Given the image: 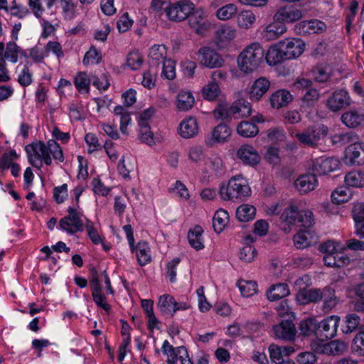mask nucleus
<instances>
[{"mask_svg":"<svg viewBox=\"0 0 364 364\" xmlns=\"http://www.w3.org/2000/svg\"><path fill=\"white\" fill-rule=\"evenodd\" d=\"M229 220V214L228 211L220 209L217 210L213 218V227L216 232H220L223 230Z\"/></svg>","mask_w":364,"mask_h":364,"instance_id":"obj_41","label":"nucleus"},{"mask_svg":"<svg viewBox=\"0 0 364 364\" xmlns=\"http://www.w3.org/2000/svg\"><path fill=\"white\" fill-rule=\"evenodd\" d=\"M226 73L222 70H215L212 73L211 80L202 90L203 97L209 101L215 100L220 94L219 83L225 80Z\"/></svg>","mask_w":364,"mask_h":364,"instance_id":"obj_7","label":"nucleus"},{"mask_svg":"<svg viewBox=\"0 0 364 364\" xmlns=\"http://www.w3.org/2000/svg\"><path fill=\"white\" fill-rule=\"evenodd\" d=\"M25 150L28 154L30 164L35 167H39L36 160H43L46 165H50L52 159L47 150L46 144L38 141L26 146Z\"/></svg>","mask_w":364,"mask_h":364,"instance_id":"obj_5","label":"nucleus"},{"mask_svg":"<svg viewBox=\"0 0 364 364\" xmlns=\"http://www.w3.org/2000/svg\"><path fill=\"white\" fill-rule=\"evenodd\" d=\"M346 183L352 187L364 186V173L360 171H351L345 176Z\"/></svg>","mask_w":364,"mask_h":364,"instance_id":"obj_50","label":"nucleus"},{"mask_svg":"<svg viewBox=\"0 0 364 364\" xmlns=\"http://www.w3.org/2000/svg\"><path fill=\"white\" fill-rule=\"evenodd\" d=\"M342 123L348 128H356L364 122V111L361 109H350L341 117Z\"/></svg>","mask_w":364,"mask_h":364,"instance_id":"obj_22","label":"nucleus"},{"mask_svg":"<svg viewBox=\"0 0 364 364\" xmlns=\"http://www.w3.org/2000/svg\"><path fill=\"white\" fill-rule=\"evenodd\" d=\"M255 213L256 209L254 206L242 204L237 208L236 216L240 221L247 222L254 219Z\"/></svg>","mask_w":364,"mask_h":364,"instance_id":"obj_44","label":"nucleus"},{"mask_svg":"<svg viewBox=\"0 0 364 364\" xmlns=\"http://www.w3.org/2000/svg\"><path fill=\"white\" fill-rule=\"evenodd\" d=\"M161 77L168 80L176 77V63L171 59L164 61Z\"/></svg>","mask_w":364,"mask_h":364,"instance_id":"obj_60","label":"nucleus"},{"mask_svg":"<svg viewBox=\"0 0 364 364\" xmlns=\"http://www.w3.org/2000/svg\"><path fill=\"white\" fill-rule=\"evenodd\" d=\"M68 215L59 221L60 228L71 235L82 232L84 229V223L79 213L73 207L68 208Z\"/></svg>","mask_w":364,"mask_h":364,"instance_id":"obj_6","label":"nucleus"},{"mask_svg":"<svg viewBox=\"0 0 364 364\" xmlns=\"http://www.w3.org/2000/svg\"><path fill=\"white\" fill-rule=\"evenodd\" d=\"M265 59L269 65H276L282 62L288 60L280 41L272 46L268 49Z\"/></svg>","mask_w":364,"mask_h":364,"instance_id":"obj_25","label":"nucleus"},{"mask_svg":"<svg viewBox=\"0 0 364 364\" xmlns=\"http://www.w3.org/2000/svg\"><path fill=\"white\" fill-rule=\"evenodd\" d=\"M352 103L348 92L345 89H338L326 99V106L331 112H338L350 107Z\"/></svg>","mask_w":364,"mask_h":364,"instance_id":"obj_4","label":"nucleus"},{"mask_svg":"<svg viewBox=\"0 0 364 364\" xmlns=\"http://www.w3.org/2000/svg\"><path fill=\"white\" fill-rule=\"evenodd\" d=\"M20 47L14 42L10 41L6 44V50L4 54V60H9L11 62L16 63L18 61V56L19 55Z\"/></svg>","mask_w":364,"mask_h":364,"instance_id":"obj_52","label":"nucleus"},{"mask_svg":"<svg viewBox=\"0 0 364 364\" xmlns=\"http://www.w3.org/2000/svg\"><path fill=\"white\" fill-rule=\"evenodd\" d=\"M231 133L232 131L228 125L220 123L205 137V143L209 147H212L216 144L225 143L231 136Z\"/></svg>","mask_w":364,"mask_h":364,"instance_id":"obj_11","label":"nucleus"},{"mask_svg":"<svg viewBox=\"0 0 364 364\" xmlns=\"http://www.w3.org/2000/svg\"><path fill=\"white\" fill-rule=\"evenodd\" d=\"M203 232V228L199 225L195 226L193 229L190 230L188 232V239L189 244L196 250H202L204 247L202 242Z\"/></svg>","mask_w":364,"mask_h":364,"instance_id":"obj_37","label":"nucleus"},{"mask_svg":"<svg viewBox=\"0 0 364 364\" xmlns=\"http://www.w3.org/2000/svg\"><path fill=\"white\" fill-rule=\"evenodd\" d=\"M230 112L235 118L247 117L252 113L250 103L244 100H240L230 106Z\"/></svg>","mask_w":364,"mask_h":364,"instance_id":"obj_32","label":"nucleus"},{"mask_svg":"<svg viewBox=\"0 0 364 364\" xmlns=\"http://www.w3.org/2000/svg\"><path fill=\"white\" fill-rule=\"evenodd\" d=\"M230 106L228 103H219L213 110V116L217 119H225L232 116Z\"/></svg>","mask_w":364,"mask_h":364,"instance_id":"obj_56","label":"nucleus"},{"mask_svg":"<svg viewBox=\"0 0 364 364\" xmlns=\"http://www.w3.org/2000/svg\"><path fill=\"white\" fill-rule=\"evenodd\" d=\"M237 132L243 137H253L258 134L259 129L254 122L243 121L238 124Z\"/></svg>","mask_w":364,"mask_h":364,"instance_id":"obj_42","label":"nucleus"},{"mask_svg":"<svg viewBox=\"0 0 364 364\" xmlns=\"http://www.w3.org/2000/svg\"><path fill=\"white\" fill-rule=\"evenodd\" d=\"M269 353L272 362L276 364H283L284 363L282 347L275 344H271L269 346Z\"/></svg>","mask_w":364,"mask_h":364,"instance_id":"obj_64","label":"nucleus"},{"mask_svg":"<svg viewBox=\"0 0 364 364\" xmlns=\"http://www.w3.org/2000/svg\"><path fill=\"white\" fill-rule=\"evenodd\" d=\"M90 287L93 300L97 306L102 307L106 311H109L110 310V306L105 302V297L102 294V288L95 269H92L91 270Z\"/></svg>","mask_w":364,"mask_h":364,"instance_id":"obj_14","label":"nucleus"},{"mask_svg":"<svg viewBox=\"0 0 364 364\" xmlns=\"http://www.w3.org/2000/svg\"><path fill=\"white\" fill-rule=\"evenodd\" d=\"M318 181L314 173L299 176L295 181V187L301 193H307L316 188Z\"/></svg>","mask_w":364,"mask_h":364,"instance_id":"obj_27","label":"nucleus"},{"mask_svg":"<svg viewBox=\"0 0 364 364\" xmlns=\"http://www.w3.org/2000/svg\"><path fill=\"white\" fill-rule=\"evenodd\" d=\"M267 138L275 143H280L286 139V132L280 127H273L267 131Z\"/></svg>","mask_w":364,"mask_h":364,"instance_id":"obj_62","label":"nucleus"},{"mask_svg":"<svg viewBox=\"0 0 364 364\" xmlns=\"http://www.w3.org/2000/svg\"><path fill=\"white\" fill-rule=\"evenodd\" d=\"M264 53V50L259 43L249 45L238 57L240 70L245 73H250L255 70L262 60Z\"/></svg>","mask_w":364,"mask_h":364,"instance_id":"obj_2","label":"nucleus"},{"mask_svg":"<svg viewBox=\"0 0 364 364\" xmlns=\"http://www.w3.org/2000/svg\"><path fill=\"white\" fill-rule=\"evenodd\" d=\"M328 129L326 127L316 128L309 127L302 132L297 133L296 137L303 144L309 146H316L321 136L327 135Z\"/></svg>","mask_w":364,"mask_h":364,"instance_id":"obj_9","label":"nucleus"},{"mask_svg":"<svg viewBox=\"0 0 364 364\" xmlns=\"http://www.w3.org/2000/svg\"><path fill=\"white\" fill-rule=\"evenodd\" d=\"M270 87L269 80L264 77H260L257 79L252 84L250 96L252 101L258 102L269 90Z\"/></svg>","mask_w":364,"mask_h":364,"instance_id":"obj_24","label":"nucleus"},{"mask_svg":"<svg viewBox=\"0 0 364 364\" xmlns=\"http://www.w3.org/2000/svg\"><path fill=\"white\" fill-rule=\"evenodd\" d=\"M299 215V210L298 207L294 205H290L284 209L280 218L289 225H293L298 223Z\"/></svg>","mask_w":364,"mask_h":364,"instance_id":"obj_43","label":"nucleus"},{"mask_svg":"<svg viewBox=\"0 0 364 364\" xmlns=\"http://www.w3.org/2000/svg\"><path fill=\"white\" fill-rule=\"evenodd\" d=\"M346 158L348 164L353 166L364 164V143L357 141L350 144L346 149Z\"/></svg>","mask_w":364,"mask_h":364,"instance_id":"obj_16","label":"nucleus"},{"mask_svg":"<svg viewBox=\"0 0 364 364\" xmlns=\"http://www.w3.org/2000/svg\"><path fill=\"white\" fill-rule=\"evenodd\" d=\"M238 286L242 295L245 297L253 296L257 291V284L255 281H242Z\"/></svg>","mask_w":364,"mask_h":364,"instance_id":"obj_55","label":"nucleus"},{"mask_svg":"<svg viewBox=\"0 0 364 364\" xmlns=\"http://www.w3.org/2000/svg\"><path fill=\"white\" fill-rule=\"evenodd\" d=\"M331 140L333 144H354L359 141V136L354 132H346L333 135Z\"/></svg>","mask_w":364,"mask_h":364,"instance_id":"obj_35","label":"nucleus"},{"mask_svg":"<svg viewBox=\"0 0 364 364\" xmlns=\"http://www.w3.org/2000/svg\"><path fill=\"white\" fill-rule=\"evenodd\" d=\"M143 58L138 51H133L128 54L127 58V65L132 70L139 69L143 64Z\"/></svg>","mask_w":364,"mask_h":364,"instance_id":"obj_59","label":"nucleus"},{"mask_svg":"<svg viewBox=\"0 0 364 364\" xmlns=\"http://www.w3.org/2000/svg\"><path fill=\"white\" fill-rule=\"evenodd\" d=\"M351 350L355 354L364 356V331L356 334L352 343Z\"/></svg>","mask_w":364,"mask_h":364,"instance_id":"obj_58","label":"nucleus"},{"mask_svg":"<svg viewBox=\"0 0 364 364\" xmlns=\"http://www.w3.org/2000/svg\"><path fill=\"white\" fill-rule=\"evenodd\" d=\"M256 21L255 14L250 10H242L236 17V23L239 28L249 29Z\"/></svg>","mask_w":364,"mask_h":364,"instance_id":"obj_33","label":"nucleus"},{"mask_svg":"<svg viewBox=\"0 0 364 364\" xmlns=\"http://www.w3.org/2000/svg\"><path fill=\"white\" fill-rule=\"evenodd\" d=\"M299 329L301 335L309 336L318 331V323L314 318H306L300 322Z\"/></svg>","mask_w":364,"mask_h":364,"instance_id":"obj_48","label":"nucleus"},{"mask_svg":"<svg viewBox=\"0 0 364 364\" xmlns=\"http://www.w3.org/2000/svg\"><path fill=\"white\" fill-rule=\"evenodd\" d=\"M174 305H176V300L173 296L164 294L159 297L158 306L163 314L173 316L175 310Z\"/></svg>","mask_w":364,"mask_h":364,"instance_id":"obj_38","label":"nucleus"},{"mask_svg":"<svg viewBox=\"0 0 364 364\" xmlns=\"http://www.w3.org/2000/svg\"><path fill=\"white\" fill-rule=\"evenodd\" d=\"M340 322L338 316L332 315L318 323V331L326 338L331 339L336 335L337 328Z\"/></svg>","mask_w":364,"mask_h":364,"instance_id":"obj_17","label":"nucleus"},{"mask_svg":"<svg viewBox=\"0 0 364 364\" xmlns=\"http://www.w3.org/2000/svg\"><path fill=\"white\" fill-rule=\"evenodd\" d=\"M303 17V11L291 5L279 8L274 15V20L282 24L291 23Z\"/></svg>","mask_w":364,"mask_h":364,"instance_id":"obj_10","label":"nucleus"},{"mask_svg":"<svg viewBox=\"0 0 364 364\" xmlns=\"http://www.w3.org/2000/svg\"><path fill=\"white\" fill-rule=\"evenodd\" d=\"M322 294L323 305L321 309L324 313L328 314L336 306L338 299L336 296L335 290L330 287H324Z\"/></svg>","mask_w":364,"mask_h":364,"instance_id":"obj_30","label":"nucleus"},{"mask_svg":"<svg viewBox=\"0 0 364 364\" xmlns=\"http://www.w3.org/2000/svg\"><path fill=\"white\" fill-rule=\"evenodd\" d=\"M347 349V343L339 340H335L325 344H318L314 347V350L316 353L328 355H340L345 353Z\"/></svg>","mask_w":364,"mask_h":364,"instance_id":"obj_18","label":"nucleus"},{"mask_svg":"<svg viewBox=\"0 0 364 364\" xmlns=\"http://www.w3.org/2000/svg\"><path fill=\"white\" fill-rule=\"evenodd\" d=\"M188 24L198 34H203L210 26L205 12L202 9L193 10L188 16Z\"/></svg>","mask_w":364,"mask_h":364,"instance_id":"obj_13","label":"nucleus"},{"mask_svg":"<svg viewBox=\"0 0 364 364\" xmlns=\"http://www.w3.org/2000/svg\"><path fill=\"white\" fill-rule=\"evenodd\" d=\"M102 60L101 53L95 47L91 46L90 50L86 52L82 63L84 65L98 64Z\"/></svg>","mask_w":364,"mask_h":364,"instance_id":"obj_53","label":"nucleus"},{"mask_svg":"<svg viewBox=\"0 0 364 364\" xmlns=\"http://www.w3.org/2000/svg\"><path fill=\"white\" fill-rule=\"evenodd\" d=\"M237 7L235 4H228L216 11V16L221 21L231 19L237 13Z\"/></svg>","mask_w":364,"mask_h":364,"instance_id":"obj_49","label":"nucleus"},{"mask_svg":"<svg viewBox=\"0 0 364 364\" xmlns=\"http://www.w3.org/2000/svg\"><path fill=\"white\" fill-rule=\"evenodd\" d=\"M136 251L137 260L141 266L146 264L151 260L149 247L146 242H139L132 251Z\"/></svg>","mask_w":364,"mask_h":364,"instance_id":"obj_40","label":"nucleus"},{"mask_svg":"<svg viewBox=\"0 0 364 364\" xmlns=\"http://www.w3.org/2000/svg\"><path fill=\"white\" fill-rule=\"evenodd\" d=\"M166 55V48L164 45H155L150 48L149 58L151 63L159 65L161 62L164 63V61L167 60Z\"/></svg>","mask_w":364,"mask_h":364,"instance_id":"obj_36","label":"nucleus"},{"mask_svg":"<svg viewBox=\"0 0 364 364\" xmlns=\"http://www.w3.org/2000/svg\"><path fill=\"white\" fill-rule=\"evenodd\" d=\"M280 46H282L288 60L299 57L304 51L306 45L300 38H287L280 41Z\"/></svg>","mask_w":364,"mask_h":364,"instance_id":"obj_12","label":"nucleus"},{"mask_svg":"<svg viewBox=\"0 0 364 364\" xmlns=\"http://www.w3.org/2000/svg\"><path fill=\"white\" fill-rule=\"evenodd\" d=\"M91 81V74L81 72L75 78V85L79 92L88 93Z\"/></svg>","mask_w":364,"mask_h":364,"instance_id":"obj_45","label":"nucleus"},{"mask_svg":"<svg viewBox=\"0 0 364 364\" xmlns=\"http://www.w3.org/2000/svg\"><path fill=\"white\" fill-rule=\"evenodd\" d=\"M237 35V30L233 26L223 24L217 28L215 33L216 43L223 46L233 41Z\"/></svg>","mask_w":364,"mask_h":364,"instance_id":"obj_19","label":"nucleus"},{"mask_svg":"<svg viewBox=\"0 0 364 364\" xmlns=\"http://www.w3.org/2000/svg\"><path fill=\"white\" fill-rule=\"evenodd\" d=\"M287 27L279 22L274 21L267 25L261 31L262 39L265 41H271L279 38L287 31Z\"/></svg>","mask_w":364,"mask_h":364,"instance_id":"obj_20","label":"nucleus"},{"mask_svg":"<svg viewBox=\"0 0 364 364\" xmlns=\"http://www.w3.org/2000/svg\"><path fill=\"white\" fill-rule=\"evenodd\" d=\"M273 331L275 337L286 341L293 340L296 335L295 325L288 320L282 321L279 325L274 326Z\"/></svg>","mask_w":364,"mask_h":364,"instance_id":"obj_21","label":"nucleus"},{"mask_svg":"<svg viewBox=\"0 0 364 364\" xmlns=\"http://www.w3.org/2000/svg\"><path fill=\"white\" fill-rule=\"evenodd\" d=\"M180 135L185 139L195 136L198 132V126L196 118L188 117L181 121L178 128Z\"/></svg>","mask_w":364,"mask_h":364,"instance_id":"obj_28","label":"nucleus"},{"mask_svg":"<svg viewBox=\"0 0 364 364\" xmlns=\"http://www.w3.org/2000/svg\"><path fill=\"white\" fill-rule=\"evenodd\" d=\"M116 116L119 117L120 131L122 134L127 133V126L131 122L129 112L122 106H117L114 109Z\"/></svg>","mask_w":364,"mask_h":364,"instance_id":"obj_46","label":"nucleus"},{"mask_svg":"<svg viewBox=\"0 0 364 364\" xmlns=\"http://www.w3.org/2000/svg\"><path fill=\"white\" fill-rule=\"evenodd\" d=\"M323 289L312 288L299 290L296 295L297 301L302 304L317 303L322 299Z\"/></svg>","mask_w":364,"mask_h":364,"instance_id":"obj_26","label":"nucleus"},{"mask_svg":"<svg viewBox=\"0 0 364 364\" xmlns=\"http://www.w3.org/2000/svg\"><path fill=\"white\" fill-rule=\"evenodd\" d=\"M218 193L224 200H235L246 198L250 195L251 190L246 179L239 175L232 177L227 185L222 183Z\"/></svg>","mask_w":364,"mask_h":364,"instance_id":"obj_1","label":"nucleus"},{"mask_svg":"<svg viewBox=\"0 0 364 364\" xmlns=\"http://www.w3.org/2000/svg\"><path fill=\"white\" fill-rule=\"evenodd\" d=\"M360 324V318L356 314H348L345 316L341 331L346 334L351 333L358 328Z\"/></svg>","mask_w":364,"mask_h":364,"instance_id":"obj_39","label":"nucleus"},{"mask_svg":"<svg viewBox=\"0 0 364 364\" xmlns=\"http://www.w3.org/2000/svg\"><path fill=\"white\" fill-rule=\"evenodd\" d=\"M292 99L293 97L289 91L278 90L271 95L269 101L273 108L279 109L287 106Z\"/></svg>","mask_w":364,"mask_h":364,"instance_id":"obj_31","label":"nucleus"},{"mask_svg":"<svg viewBox=\"0 0 364 364\" xmlns=\"http://www.w3.org/2000/svg\"><path fill=\"white\" fill-rule=\"evenodd\" d=\"M298 223L304 228H310L314 224L313 213L309 210H299Z\"/></svg>","mask_w":364,"mask_h":364,"instance_id":"obj_63","label":"nucleus"},{"mask_svg":"<svg viewBox=\"0 0 364 364\" xmlns=\"http://www.w3.org/2000/svg\"><path fill=\"white\" fill-rule=\"evenodd\" d=\"M200 63L208 68H220L224 64V59L214 49L209 47H202L198 51Z\"/></svg>","mask_w":364,"mask_h":364,"instance_id":"obj_8","label":"nucleus"},{"mask_svg":"<svg viewBox=\"0 0 364 364\" xmlns=\"http://www.w3.org/2000/svg\"><path fill=\"white\" fill-rule=\"evenodd\" d=\"M351 198V191L348 187H338L331 193V200L333 203L341 204L348 201Z\"/></svg>","mask_w":364,"mask_h":364,"instance_id":"obj_47","label":"nucleus"},{"mask_svg":"<svg viewBox=\"0 0 364 364\" xmlns=\"http://www.w3.org/2000/svg\"><path fill=\"white\" fill-rule=\"evenodd\" d=\"M323 262L328 267H339L341 263L348 264L349 262V258L347 257L339 256L338 254L334 255V254L326 255L323 257Z\"/></svg>","mask_w":364,"mask_h":364,"instance_id":"obj_54","label":"nucleus"},{"mask_svg":"<svg viewBox=\"0 0 364 364\" xmlns=\"http://www.w3.org/2000/svg\"><path fill=\"white\" fill-rule=\"evenodd\" d=\"M194 102V97L190 92L181 91L177 95L176 106L181 111L186 112L191 109Z\"/></svg>","mask_w":364,"mask_h":364,"instance_id":"obj_34","label":"nucleus"},{"mask_svg":"<svg viewBox=\"0 0 364 364\" xmlns=\"http://www.w3.org/2000/svg\"><path fill=\"white\" fill-rule=\"evenodd\" d=\"M238 159L245 165L254 166L258 164L261 157L255 147L250 144H243L237 150Z\"/></svg>","mask_w":364,"mask_h":364,"instance_id":"obj_15","label":"nucleus"},{"mask_svg":"<svg viewBox=\"0 0 364 364\" xmlns=\"http://www.w3.org/2000/svg\"><path fill=\"white\" fill-rule=\"evenodd\" d=\"M289 294L290 290L286 283H278L271 285L266 295L269 301H275L287 296Z\"/></svg>","mask_w":364,"mask_h":364,"instance_id":"obj_29","label":"nucleus"},{"mask_svg":"<svg viewBox=\"0 0 364 364\" xmlns=\"http://www.w3.org/2000/svg\"><path fill=\"white\" fill-rule=\"evenodd\" d=\"M312 77L318 82H327L331 77V73L326 66L318 65L313 68Z\"/></svg>","mask_w":364,"mask_h":364,"instance_id":"obj_51","label":"nucleus"},{"mask_svg":"<svg viewBox=\"0 0 364 364\" xmlns=\"http://www.w3.org/2000/svg\"><path fill=\"white\" fill-rule=\"evenodd\" d=\"M193 10L194 4L192 2L181 0L166 7L165 13L169 20L180 22L186 19Z\"/></svg>","mask_w":364,"mask_h":364,"instance_id":"obj_3","label":"nucleus"},{"mask_svg":"<svg viewBox=\"0 0 364 364\" xmlns=\"http://www.w3.org/2000/svg\"><path fill=\"white\" fill-rule=\"evenodd\" d=\"M47 150L49 151V155L52 154L53 159L60 162H63L64 161V156L60 148V145L53 139L48 141L47 144Z\"/></svg>","mask_w":364,"mask_h":364,"instance_id":"obj_57","label":"nucleus"},{"mask_svg":"<svg viewBox=\"0 0 364 364\" xmlns=\"http://www.w3.org/2000/svg\"><path fill=\"white\" fill-rule=\"evenodd\" d=\"M338 166V161L332 158L316 159L313 163L312 171L315 176L325 175L335 170Z\"/></svg>","mask_w":364,"mask_h":364,"instance_id":"obj_23","label":"nucleus"},{"mask_svg":"<svg viewBox=\"0 0 364 364\" xmlns=\"http://www.w3.org/2000/svg\"><path fill=\"white\" fill-rule=\"evenodd\" d=\"M320 97L318 91L315 88L308 89L302 97L303 105L307 107L313 106Z\"/></svg>","mask_w":364,"mask_h":364,"instance_id":"obj_61","label":"nucleus"}]
</instances>
